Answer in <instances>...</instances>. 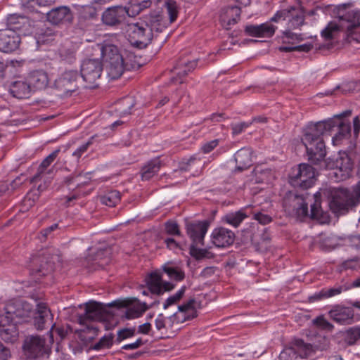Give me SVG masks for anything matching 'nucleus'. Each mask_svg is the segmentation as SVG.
Instances as JSON below:
<instances>
[{
    "instance_id": "obj_1",
    "label": "nucleus",
    "mask_w": 360,
    "mask_h": 360,
    "mask_svg": "<svg viewBox=\"0 0 360 360\" xmlns=\"http://www.w3.org/2000/svg\"><path fill=\"white\" fill-rule=\"evenodd\" d=\"M351 114L352 111L347 110L335 115L333 119L309 124L306 127L302 141L306 147L309 160L312 164H317L326 156V146L323 140L325 135L337 131L333 139L341 140L350 134V123L346 122L344 117L350 116Z\"/></svg>"
},
{
    "instance_id": "obj_2",
    "label": "nucleus",
    "mask_w": 360,
    "mask_h": 360,
    "mask_svg": "<svg viewBox=\"0 0 360 360\" xmlns=\"http://www.w3.org/2000/svg\"><path fill=\"white\" fill-rule=\"evenodd\" d=\"M95 51L101 58H86L81 65V78L85 82L84 89H94L99 87V79L103 71V61L110 79H118L124 70L130 68L124 62L117 46L112 44H96Z\"/></svg>"
},
{
    "instance_id": "obj_3",
    "label": "nucleus",
    "mask_w": 360,
    "mask_h": 360,
    "mask_svg": "<svg viewBox=\"0 0 360 360\" xmlns=\"http://www.w3.org/2000/svg\"><path fill=\"white\" fill-rule=\"evenodd\" d=\"M165 6L169 19L160 12H152L139 21L128 25L130 43L139 49H144L167 29L177 18L178 7L174 0H166Z\"/></svg>"
},
{
    "instance_id": "obj_4",
    "label": "nucleus",
    "mask_w": 360,
    "mask_h": 360,
    "mask_svg": "<svg viewBox=\"0 0 360 360\" xmlns=\"http://www.w3.org/2000/svg\"><path fill=\"white\" fill-rule=\"evenodd\" d=\"M346 5L338 8V22H330L321 31L325 40L333 39L341 30H345L350 41L360 43V13L356 10L345 11Z\"/></svg>"
},
{
    "instance_id": "obj_5",
    "label": "nucleus",
    "mask_w": 360,
    "mask_h": 360,
    "mask_svg": "<svg viewBox=\"0 0 360 360\" xmlns=\"http://www.w3.org/2000/svg\"><path fill=\"white\" fill-rule=\"evenodd\" d=\"M110 307L97 302H89L85 304V313L78 316V323L84 326V333L93 331L94 336L90 337L94 340L98 333V328L92 321L104 322L109 321L112 314L108 310Z\"/></svg>"
},
{
    "instance_id": "obj_6",
    "label": "nucleus",
    "mask_w": 360,
    "mask_h": 360,
    "mask_svg": "<svg viewBox=\"0 0 360 360\" xmlns=\"http://www.w3.org/2000/svg\"><path fill=\"white\" fill-rule=\"evenodd\" d=\"M360 203V182L349 188H340L330 202V208L335 214H345Z\"/></svg>"
},
{
    "instance_id": "obj_7",
    "label": "nucleus",
    "mask_w": 360,
    "mask_h": 360,
    "mask_svg": "<svg viewBox=\"0 0 360 360\" xmlns=\"http://www.w3.org/2000/svg\"><path fill=\"white\" fill-rule=\"evenodd\" d=\"M194 299L189 300L186 303L179 306V312L173 316L166 319L162 314H159L155 321L156 328L161 332L162 335H167L169 330L173 327L174 320L177 321V323H184L188 320H191L197 316V311L195 309Z\"/></svg>"
},
{
    "instance_id": "obj_8",
    "label": "nucleus",
    "mask_w": 360,
    "mask_h": 360,
    "mask_svg": "<svg viewBox=\"0 0 360 360\" xmlns=\"http://www.w3.org/2000/svg\"><path fill=\"white\" fill-rule=\"evenodd\" d=\"M321 162L324 164V168L332 170L330 176H333L336 181H344L350 176L353 168L352 159L345 152L339 153L338 156L335 159L324 158L319 161L316 165Z\"/></svg>"
},
{
    "instance_id": "obj_9",
    "label": "nucleus",
    "mask_w": 360,
    "mask_h": 360,
    "mask_svg": "<svg viewBox=\"0 0 360 360\" xmlns=\"http://www.w3.org/2000/svg\"><path fill=\"white\" fill-rule=\"evenodd\" d=\"M316 181L314 169L309 164L302 163L292 169L290 175V184L296 188L307 189Z\"/></svg>"
},
{
    "instance_id": "obj_10",
    "label": "nucleus",
    "mask_w": 360,
    "mask_h": 360,
    "mask_svg": "<svg viewBox=\"0 0 360 360\" xmlns=\"http://www.w3.org/2000/svg\"><path fill=\"white\" fill-rule=\"evenodd\" d=\"M271 20L276 22L281 20L286 21L288 29L295 30L304 25V14L300 7L289 6L278 11Z\"/></svg>"
},
{
    "instance_id": "obj_11",
    "label": "nucleus",
    "mask_w": 360,
    "mask_h": 360,
    "mask_svg": "<svg viewBox=\"0 0 360 360\" xmlns=\"http://www.w3.org/2000/svg\"><path fill=\"white\" fill-rule=\"evenodd\" d=\"M5 315L2 318L8 319V324L15 321L16 318L23 319L29 317L33 312V307L27 301L22 300H11L4 307Z\"/></svg>"
},
{
    "instance_id": "obj_12",
    "label": "nucleus",
    "mask_w": 360,
    "mask_h": 360,
    "mask_svg": "<svg viewBox=\"0 0 360 360\" xmlns=\"http://www.w3.org/2000/svg\"><path fill=\"white\" fill-rule=\"evenodd\" d=\"M158 302H153L150 306H147L146 302H141L136 298H127L124 300H117L109 304V306H116L118 308L126 307L125 317L127 319H132L140 317L150 307Z\"/></svg>"
},
{
    "instance_id": "obj_13",
    "label": "nucleus",
    "mask_w": 360,
    "mask_h": 360,
    "mask_svg": "<svg viewBox=\"0 0 360 360\" xmlns=\"http://www.w3.org/2000/svg\"><path fill=\"white\" fill-rule=\"evenodd\" d=\"M45 343V339L38 335L27 337L22 345L25 354L30 359H37L47 354Z\"/></svg>"
},
{
    "instance_id": "obj_14",
    "label": "nucleus",
    "mask_w": 360,
    "mask_h": 360,
    "mask_svg": "<svg viewBox=\"0 0 360 360\" xmlns=\"http://www.w3.org/2000/svg\"><path fill=\"white\" fill-rule=\"evenodd\" d=\"M21 44L20 33L9 29L0 30V51L11 53L17 51Z\"/></svg>"
},
{
    "instance_id": "obj_15",
    "label": "nucleus",
    "mask_w": 360,
    "mask_h": 360,
    "mask_svg": "<svg viewBox=\"0 0 360 360\" xmlns=\"http://www.w3.org/2000/svg\"><path fill=\"white\" fill-rule=\"evenodd\" d=\"M126 6H115L109 7L102 13V22L110 27H117L122 24L128 16Z\"/></svg>"
},
{
    "instance_id": "obj_16",
    "label": "nucleus",
    "mask_w": 360,
    "mask_h": 360,
    "mask_svg": "<svg viewBox=\"0 0 360 360\" xmlns=\"http://www.w3.org/2000/svg\"><path fill=\"white\" fill-rule=\"evenodd\" d=\"M209 226L207 221H192L186 224V233L191 240V244L204 245V238Z\"/></svg>"
},
{
    "instance_id": "obj_17",
    "label": "nucleus",
    "mask_w": 360,
    "mask_h": 360,
    "mask_svg": "<svg viewBox=\"0 0 360 360\" xmlns=\"http://www.w3.org/2000/svg\"><path fill=\"white\" fill-rule=\"evenodd\" d=\"M56 259H58L57 255L51 257V259H49V257L45 255L34 257L32 262V274L36 277L50 274L54 270Z\"/></svg>"
},
{
    "instance_id": "obj_18",
    "label": "nucleus",
    "mask_w": 360,
    "mask_h": 360,
    "mask_svg": "<svg viewBox=\"0 0 360 360\" xmlns=\"http://www.w3.org/2000/svg\"><path fill=\"white\" fill-rule=\"evenodd\" d=\"M338 343L342 347H350L360 344V326L349 327L338 332L335 335Z\"/></svg>"
},
{
    "instance_id": "obj_19",
    "label": "nucleus",
    "mask_w": 360,
    "mask_h": 360,
    "mask_svg": "<svg viewBox=\"0 0 360 360\" xmlns=\"http://www.w3.org/2000/svg\"><path fill=\"white\" fill-rule=\"evenodd\" d=\"M197 66L196 60H188L187 59H181L176 63L174 67V73L177 77H172L170 79L168 87L173 88V85L182 84L184 82L181 77L186 75L188 72L192 71Z\"/></svg>"
},
{
    "instance_id": "obj_20",
    "label": "nucleus",
    "mask_w": 360,
    "mask_h": 360,
    "mask_svg": "<svg viewBox=\"0 0 360 360\" xmlns=\"http://www.w3.org/2000/svg\"><path fill=\"white\" fill-rule=\"evenodd\" d=\"M53 316L46 303L37 304L36 312L34 316V326L38 330H41L46 326L51 325Z\"/></svg>"
},
{
    "instance_id": "obj_21",
    "label": "nucleus",
    "mask_w": 360,
    "mask_h": 360,
    "mask_svg": "<svg viewBox=\"0 0 360 360\" xmlns=\"http://www.w3.org/2000/svg\"><path fill=\"white\" fill-rule=\"evenodd\" d=\"M212 242L217 248H226L232 245L235 240L234 233L226 228L218 227L212 231Z\"/></svg>"
},
{
    "instance_id": "obj_22",
    "label": "nucleus",
    "mask_w": 360,
    "mask_h": 360,
    "mask_svg": "<svg viewBox=\"0 0 360 360\" xmlns=\"http://www.w3.org/2000/svg\"><path fill=\"white\" fill-rule=\"evenodd\" d=\"M49 22L53 25H58L65 22H70L72 15L70 9L67 6H59L51 9L46 13Z\"/></svg>"
},
{
    "instance_id": "obj_23",
    "label": "nucleus",
    "mask_w": 360,
    "mask_h": 360,
    "mask_svg": "<svg viewBox=\"0 0 360 360\" xmlns=\"http://www.w3.org/2000/svg\"><path fill=\"white\" fill-rule=\"evenodd\" d=\"M276 27L269 22L258 25H250L245 28L247 35L254 37H270L274 34Z\"/></svg>"
},
{
    "instance_id": "obj_24",
    "label": "nucleus",
    "mask_w": 360,
    "mask_h": 360,
    "mask_svg": "<svg viewBox=\"0 0 360 360\" xmlns=\"http://www.w3.org/2000/svg\"><path fill=\"white\" fill-rule=\"evenodd\" d=\"M240 15V8L238 6H231L223 8L220 16L223 26L226 30L231 29V26L238 22Z\"/></svg>"
},
{
    "instance_id": "obj_25",
    "label": "nucleus",
    "mask_w": 360,
    "mask_h": 360,
    "mask_svg": "<svg viewBox=\"0 0 360 360\" xmlns=\"http://www.w3.org/2000/svg\"><path fill=\"white\" fill-rule=\"evenodd\" d=\"M330 317L340 324L351 323L354 319L353 310L348 307H336L329 311Z\"/></svg>"
},
{
    "instance_id": "obj_26",
    "label": "nucleus",
    "mask_w": 360,
    "mask_h": 360,
    "mask_svg": "<svg viewBox=\"0 0 360 360\" xmlns=\"http://www.w3.org/2000/svg\"><path fill=\"white\" fill-rule=\"evenodd\" d=\"M236 163V168L238 171H243L252 165V150L250 148H243L238 150L234 156Z\"/></svg>"
},
{
    "instance_id": "obj_27",
    "label": "nucleus",
    "mask_w": 360,
    "mask_h": 360,
    "mask_svg": "<svg viewBox=\"0 0 360 360\" xmlns=\"http://www.w3.org/2000/svg\"><path fill=\"white\" fill-rule=\"evenodd\" d=\"M291 347L298 359H307L314 355L316 352L312 345L304 342L302 339L294 340Z\"/></svg>"
},
{
    "instance_id": "obj_28",
    "label": "nucleus",
    "mask_w": 360,
    "mask_h": 360,
    "mask_svg": "<svg viewBox=\"0 0 360 360\" xmlns=\"http://www.w3.org/2000/svg\"><path fill=\"white\" fill-rule=\"evenodd\" d=\"M30 90H44L49 83L46 73L42 71H34L28 76Z\"/></svg>"
},
{
    "instance_id": "obj_29",
    "label": "nucleus",
    "mask_w": 360,
    "mask_h": 360,
    "mask_svg": "<svg viewBox=\"0 0 360 360\" xmlns=\"http://www.w3.org/2000/svg\"><path fill=\"white\" fill-rule=\"evenodd\" d=\"M145 281L151 294L156 295H162L161 284L162 279L160 273L152 272L146 277Z\"/></svg>"
},
{
    "instance_id": "obj_30",
    "label": "nucleus",
    "mask_w": 360,
    "mask_h": 360,
    "mask_svg": "<svg viewBox=\"0 0 360 360\" xmlns=\"http://www.w3.org/2000/svg\"><path fill=\"white\" fill-rule=\"evenodd\" d=\"M150 0H131L128 6H126L128 16L135 17L143 10L151 6Z\"/></svg>"
},
{
    "instance_id": "obj_31",
    "label": "nucleus",
    "mask_w": 360,
    "mask_h": 360,
    "mask_svg": "<svg viewBox=\"0 0 360 360\" xmlns=\"http://www.w3.org/2000/svg\"><path fill=\"white\" fill-rule=\"evenodd\" d=\"M27 23V19L24 16L18 15L16 14L10 15L7 18V27L6 29H9L15 31L16 33H20Z\"/></svg>"
},
{
    "instance_id": "obj_32",
    "label": "nucleus",
    "mask_w": 360,
    "mask_h": 360,
    "mask_svg": "<svg viewBox=\"0 0 360 360\" xmlns=\"http://www.w3.org/2000/svg\"><path fill=\"white\" fill-rule=\"evenodd\" d=\"M81 77L76 71L70 70L65 72L61 78L63 86L68 88L67 90H77L80 87L77 84L78 80H81Z\"/></svg>"
},
{
    "instance_id": "obj_33",
    "label": "nucleus",
    "mask_w": 360,
    "mask_h": 360,
    "mask_svg": "<svg viewBox=\"0 0 360 360\" xmlns=\"http://www.w3.org/2000/svg\"><path fill=\"white\" fill-rule=\"evenodd\" d=\"M161 167V161L155 158L149 161L141 169V176L144 180H149L155 176Z\"/></svg>"
},
{
    "instance_id": "obj_34",
    "label": "nucleus",
    "mask_w": 360,
    "mask_h": 360,
    "mask_svg": "<svg viewBox=\"0 0 360 360\" xmlns=\"http://www.w3.org/2000/svg\"><path fill=\"white\" fill-rule=\"evenodd\" d=\"M60 149H56L49 155L39 165L37 174L31 179L30 182L34 183L41 179L48 167L56 160Z\"/></svg>"
},
{
    "instance_id": "obj_35",
    "label": "nucleus",
    "mask_w": 360,
    "mask_h": 360,
    "mask_svg": "<svg viewBox=\"0 0 360 360\" xmlns=\"http://www.w3.org/2000/svg\"><path fill=\"white\" fill-rule=\"evenodd\" d=\"M111 250L110 248H105L98 250L90 259L94 261L98 266L103 268L110 262Z\"/></svg>"
},
{
    "instance_id": "obj_36",
    "label": "nucleus",
    "mask_w": 360,
    "mask_h": 360,
    "mask_svg": "<svg viewBox=\"0 0 360 360\" xmlns=\"http://www.w3.org/2000/svg\"><path fill=\"white\" fill-rule=\"evenodd\" d=\"M342 291V287L332 288H324L320 292L315 293L314 295L310 297L311 301H316L322 299L331 297L340 294Z\"/></svg>"
},
{
    "instance_id": "obj_37",
    "label": "nucleus",
    "mask_w": 360,
    "mask_h": 360,
    "mask_svg": "<svg viewBox=\"0 0 360 360\" xmlns=\"http://www.w3.org/2000/svg\"><path fill=\"white\" fill-rule=\"evenodd\" d=\"M120 193L117 191H110L101 196L102 204L109 207H115L120 201Z\"/></svg>"
},
{
    "instance_id": "obj_38",
    "label": "nucleus",
    "mask_w": 360,
    "mask_h": 360,
    "mask_svg": "<svg viewBox=\"0 0 360 360\" xmlns=\"http://www.w3.org/2000/svg\"><path fill=\"white\" fill-rule=\"evenodd\" d=\"M17 335L18 332L14 324L9 323L6 326H0V335L5 341H13Z\"/></svg>"
},
{
    "instance_id": "obj_39",
    "label": "nucleus",
    "mask_w": 360,
    "mask_h": 360,
    "mask_svg": "<svg viewBox=\"0 0 360 360\" xmlns=\"http://www.w3.org/2000/svg\"><path fill=\"white\" fill-rule=\"evenodd\" d=\"M200 246V245H195L194 244H191L190 255L193 257L197 260H200L204 258H212L214 257V255L207 248H201Z\"/></svg>"
},
{
    "instance_id": "obj_40",
    "label": "nucleus",
    "mask_w": 360,
    "mask_h": 360,
    "mask_svg": "<svg viewBox=\"0 0 360 360\" xmlns=\"http://www.w3.org/2000/svg\"><path fill=\"white\" fill-rule=\"evenodd\" d=\"M294 205L296 214L298 217H305L309 215L308 203L302 197H295Z\"/></svg>"
},
{
    "instance_id": "obj_41",
    "label": "nucleus",
    "mask_w": 360,
    "mask_h": 360,
    "mask_svg": "<svg viewBox=\"0 0 360 360\" xmlns=\"http://www.w3.org/2000/svg\"><path fill=\"white\" fill-rule=\"evenodd\" d=\"M114 335L109 333L108 335L102 337L98 342L91 346L90 349L94 350H101L103 349H109L113 345Z\"/></svg>"
},
{
    "instance_id": "obj_42",
    "label": "nucleus",
    "mask_w": 360,
    "mask_h": 360,
    "mask_svg": "<svg viewBox=\"0 0 360 360\" xmlns=\"http://www.w3.org/2000/svg\"><path fill=\"white\" fill-rule=\"evenodd\" d=\"M246 217L247 216L244 212L238 211L235 213H230L226 214L224 217V220L228 224L237 227L243 221V220L246 218Z\"/></svg>"
},
{
    "instance_id": "obj_43",
    "label": "nucleus",
    "mask_w": 360,
    "mask_h": 360,
    "mask_svg": "<svg viewBox=\"0 0 360 360\" xmlns=\"http://www.w3.org/2000/svg\"><path fill=\"white\" fill-rule=\"evenodd\" d=\"M283 44H294L295 42L302 41L304 38L302 34H296L290 31V29L287 30L283 32L282 37Z\"/></svg>"
},
{
    "instance_id": "obj_44",
    "label": "nucleus",
    "mask_w": 360,
    "mask_h": 360,
    "mask_svg": "<svg viewBox=\"0 0 360 360\" xmlns=\"http://www.w3.org/2000/svg\"><path fill=\"white\" fill-rule=\"evenodd\" d=\"M320 193L314 194V202L311 205L310 217L312 219L318 218L321 214Z\"/></svg>"
},
{
    "instance_id": "obj_45",
    "label": "nucleus",
    "mask_w": 360,
    "mask_h": 360,
    "mask_svg": "<svg viewBox=\"0 0 360 360\" xmlns=\"http://www.w3.org/2000/svg\"><path fill=\"white\" fill-rule=\"evenodd\" d=\"M162 269L171 278H174L177 281H181L184 278V273L178 268L164 266Z\"/></svg>"
},
{
    "instance_id": "obj_46",
    "label": "nucleus",
    "mask_w": 360,
    "mask_h": 360,
    "mask_svg": "<svg viewBox=\"0 0 360 360\" xmlns=\"http://www.w3.org/2000/svg\"><path fill=\"white\" fill-rule=\"evenodd\" d=\"M136 333V328H124L117 331L116 342L120 343L124 340L132 338Z\"/></svg>"
},
{
    "instance_id": "obj_47",
    "label": "nucleus",
    "mask_w": 360,
    "mask_h": 360,
    "mask_svg": "<svg viewBox=\"0 0 360 360\" xmlns=\"http://www.w3.org/2000/svg\"><path fill=\"white\" fill-rule=\"evenodd\" d=\"M185 290L186 287L183 286L176 294L169 297L164 304V309L168 308L170 305L174 304L180 300V299L183 297Z\"/></svg>"
},
{
    "instance_id": "obj_48",
    "label": "nucleus",
    "mask_w": 360,
    "mask_h": 360,
    "mask_svg": "<svg viewBox=\"0 0 360 360\" xmlns=\"http://www.w3.org/2000/svg\"><path fill=\"white\" fill-rule=\"evenodd\" d=\"M165 232L172 236H180L181 231L178 224L175 221H167L165 224Z\"/></svg>"
},
{
    "instance_id": "obj_49",
    "label": "nucleus",
    "mask_w": 360,
    "mask_h": 360,
    "mask_svg": "<svg viewBox=\"0 0 360 360\" xmlns=\"http://www.w3.org/2000/svg\"><path fill=\"white\" fill-rule=\"evenodd\" d=\"M280 360H299L292 347L284 349L279 355Z\"/></svg>"
},
{
    "instance_id": "obj_50",
    "label": "nucleus",
    "mask_w": 360,
    "mask_h": 360,
    "mask_svg": "<svg viewBox=\"0 0 360 360\" xmlns=\"http://www.w3.org/2000/svg\"><path fill=\"white\" fill-rule=\"evenodd\" d=\"M313 321L316 326L323 330L332 331L333 329V326L322 316L317 317Z\"/></svg>"
},
{
    "instance_id": "obj_51",
    "label": "nucleus",
    "mask_w": 360,
    "mask_h": 360,
    "mask_svg": "<svg viewBox=\"0 0 360 360\" xmlns=\"http://www.w3.org/2000/svg\"><path fill=\"white\" fill-rule=\"evenodd\" d=\"M59 229L58 224H53L49 227L45 228L40 231L39 238L41 241H45L49 237L51 236L53 231Z\"/></svg>"
},
{
    "instance_id": "obj_52",
    "label": "nucleus",
    "mask_w": 360,
    "mask_h": 360,
    "mask_svg": "<svg viewBox=\"0 0 360 360\" xmlns=\"http://www.w3.org/2000/svg\"><path fill=\"white\" fill-rule=\"evenodd\" d=\"M253 219L257 220L259 224L266 225L272 221V218L269 214L262 212H253Z\"/></svg>"
},
{
    "instance_id": "obj_53",
    "label": "nucleus",
    "mask_w": 360,
    "mask_h": 360,
    "mask_svg": "<svg viewBox=\"0 0 360 360\" xmlns=\"http://www.w3.org/2000/svg\"><path fill=\"white\" fill-rule=\"evenodd\" d=\"M94 136H91L89 141L82 146H80L75 151L73 152L72 155L77 159L80 158L84 153H85L90 146L93 143Z\"/></svg>"
},
{
    "instance_id": "obj_54",
    "label": "nucleus",
    "mask_w": 360,
    "mask_h": 360,
    "mask_svg": "<svg viewBox=\"0 0 360 360\" xmlns=\"http://www.w3.org/2000/svg\"><path fill=\"white\" fill-rule=\"evenodd\" d=\"M11 87L18 89L19 90H27L30 89V84L28 77L25 79H16L11 83Z\"/></svg>"
},
{
    "instance_id": "obj_55",
    "label": "nucleus",
    "mask_w": 360,
    "mask_h": 360,
    "mask_svg": "<svg viewBox=\"0 0 360 360\" xmlns=\"http://www.w3.org/2000/svg\"><path fill=\"white\" fill-rule=\"evenodd\" d=\"M252 124V122H240L231 125L232 134L233 135H238L240 134L245 128L249 127Z\"/></svg>"
},
{
    "instance_id": "obj_56",
    "label": "nucleus",
    "mask_w": 360,
    "mask_h": 360,
    "mask_svg": "<svg viewBox=\"0 0 360 360\" xmlns=\"http://www.w3.org/2000/svg\"><path fill=\"white\" fill-rule=\"evenodd\" d=\"M219 144V140L214 139L209 142L205 143L201 147V150L204 153H209L214 150Z\"/></svg>"
},
{
    "instance_id": "obj_57",
    "label": "nucleus",
    "mask_w": 360,
    "mask_h": 360,
    "mask_svg": "<svg viewBox=\"0 0 360 360\" xmlns=\"http://www.w3.org/2000/svg\"><path fill=\"white\" fill-rule=\"evenodd\" d=\"M196 161L195 157H191L189 159L183 160L179 163V169L181 171H190L191 167Z\"/></svg>"
},
{
    "instance_id": "obj_58",
    "label": "nucleus",
    "mask_w": 360,
    "mask_h": 360,
    "mask_svg": "<svg viewBox=\"0 0 360 360\" xmlns=\"http://www.w3.org/2000/svg\"><path fill=\"white\" fill-rule=\"evenodd\" d=\"M144 345V342L142 338H138L134 342L130 344L124 345L122 347V349L124 350H134L139 348L141 346Z\"/></svg>"
},
{
    "instance_id": "obj_59",
    "label": "nucleus",
    "mask_w": 360,
    "mask_h": 360,
    "mask_svg": "<svg viewBox=\"0 0 360 360\" xmlns=\"http://www.w3.org/2000/svg\"><path fill=\"white\" fill-rule=\"evenodd\" d=\"M11 357V352L8 347L0 342V360H8Z\"/></svg>"
},
{
    "instance_id": "obj_60",
    "label": "nucleus",
    "mask_w": 360,
    "mask_h": 360,
    "mask_svg": "<svg viewBox=\"0 0 360 360\" xmlns=\"http://www.w3.org/2000/svg\"><path fill=\"white\" fill-rule=\"evenodd\" d=\"M30 91H8V97L24 99L30 97Z\"/></svg>"
},
{
    "instance_id": "obj_61",
    "label": "nucleus",
    "mask_w": 360,
    "mask_h": 360,
    "mask_svg": "<svg viewBox=\"0 0 360 360\" xmlns=\"http://www.w3.org/2000/svg\"><path fill=\"white\" fill-rule=\"evenodd\" d=\"M54 327H55L54 324L51 325V330L49 331L51 338H53V331L58 335H59L61 339H63L64 338L66 337V335L68 334V331L66 330H65L63 328H61V327H58L54 329Z\"/></svg>"
},
{
    "instance_id": "obj_62",
    "label": "nucleus",
    "mask_w": 360,
    "mask_h": 360,
    "mask_svg": "<svg viewBox=\"0 0 360 360\" xmlns=\"http://www.w3.org/2000/svg\"><path fill=\"white\" fill-rule=\"evenodd\" d=\"M164 242L169 250H174L180 248L179 243L172 238H167Z\"/></svg>"
},
{
    "instance_id": "obj_63",
    "label": "nucleus",
    "mask_w": 360,
    "mask_h": 360,
    "mask_svg": "<svg viewBox=\"0 0 360 360\" xmlns=\"http://www.w3.org/2000/svg\"><path fill=\"white\" fill-rule=\"evenodd\" d=\"M55 0H31L30 1V6L34 7V6L38 5L39 6H46L51 5L54 3Z\"/></svg>"
},
{
    "instance_id": "obj_64",
    "label": "nucleus",
    "mask_w": 360,
    "mask_h": 360,
    "mask_svg": "<svg viewBox=\"0 0 360 360\" xmlns=\"http://www.w3.org/2000/svg\"><path fill=\"white\" fill-rule=\"evenodd\" d=\"M224 113H213L210 117L205 119V120H210L211 122H219L223 120H225Z\"/></svg>"
}]
</instances>
